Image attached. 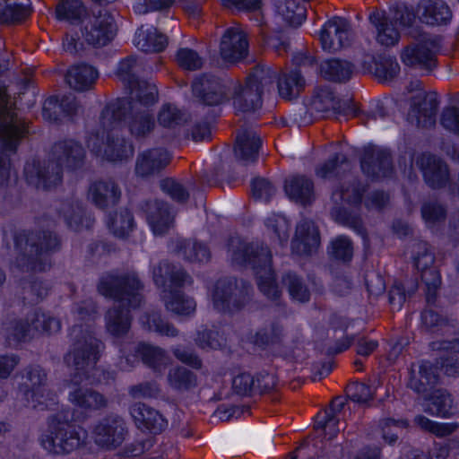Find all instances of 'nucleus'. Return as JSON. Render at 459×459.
Segmentation results:
<instances>
[{"instance_id":"f257e3e1","label":"nucleus","mask_w":459,"mask_h":459,"mask_svg":"<svg viewBox=\"0 0 459 459\" xmlns=\"http://www.w3.org/2000/svg\"><path fill=\"white\" fill-rule=\"evenodd\" d=\"M16 266L24 273L45 272L52 267L51 256L62 248V238L55 231L21 230L14 236Z\"/></svg>"},{"instance_id":"f03ea898","label":"nucleus","mask_w":459,"mask_h":459,"mask_svg":"<svg viewBox=\"0 0 459 459\" xmlns=\"http://www.w3.org/2000/svg\"><path fill=\"white\" fill-rule=\"evenodd\" d=\"M155 285L163 288L161 299L167 310L177 315L189 316L195 310V301L177 289L191 285V275L180 264L162 260L152 268Z\"/></svg>"},{"instance_id":"7ed1b4c3","label":"nucleus","mask_w":459,"mask_h":459,"mask_svg":"<svg viewBox=\"0 0 459 459\" xmlns=\"http://www.w3.org/2000/svg\"><path fill=\"white\" fill-rule=\"evenodd\" d=\"M103 343L91 333H83L64 355L66 367L74 370L68 381L86 380L91 385L101 382L103 370L97 363Z\"/></svg>"},{"instance_id":"20e7f679","label":"nucleus","mask_w":459,"mask_h":459,"mask_svg":"<svg viewBox=\"0 0 459 459\" xmlns=\"http://www.w3.org/2000/svg\"><path fill=\"white\" fill-rule=\"evenodd\" d=\"M103 343L91 333H83L64 355L66 367L74 370L68 381L86 380L91 385L101 382L103 370L97 363Z\"/></svg>"},{"instance_id":"39448f33","label":"nucleus","mask_w":459,"mask_h":459,"mask_svg":"<svg viewBox=\"0 0 459 459\" xmlns=\"http://www.w3.org/2000/svg\"><path fill=\"white\" fill-rule=\"evenodd\" d=\"M69 409L61 410L48 418V433L40 437L42 446L56 455H67L79 448L86 437L73 424Z\"/></svg>"},{"instance_id":"423d86ee","label":"nucleus","mask_w":459,"mask_h":459,"mask_svg":"<svg viewBox=\"0 0 459 459\" xmlns=\"http://www.w3.org/2000/svg\"><path fill=\"white\" fill-rule=\"evenodd\" d=\"M232 260L238 264L249 265L257 277L261 292L268 299L276 300L281 296L272 267V254L268 247L254 244L242 245L233 252Z\"/></svg>"},{"instance_id":"0eeeda50","label":"nucleus","mask_w":459,"mask_h":459,"mask_svg":"<svg viewBox=\"0 0 459 459\" xmlns=\"http://www.w3.org/2000/svg\"><path fill=\"white\" fill-rule=\"evenodd\" d=\"M144 284L134 272H110L100 277L98 292L129 308H138L143 302Z\"/></svg>"},{"instance_id":"6e6552de","label":"nucleus","mask_w":459,"mask_h":459,"mask_svg":"<svg viewBox=\"0 0 459 459\" xmlns=\"http://www.w3.org/2000/svg\"><path fill=\"white\" fill-rule=\"evenodd\" d=\"M275 73L270 68L257 65L252 68L245 85L235 90L233 105L237 112L247 113L260 108L264 91L273 87Z\"/></svg>"},{"instance_id":"1a4fd4ad","label":"nucleus","mask_w":459,"mask_h":459,"mask_svg":"<svg viewBox=\"0 0 459 459\" xmlns=\"http://www.w3.org/2000/svg\"><path fill=\"white\" fill-rule=\"evenodd\" d=\"M252 285L232 277L219 279L213 288L212 299L219 312L234 314L241 311L251 300Z\"/></svg>"},{"instance_id":"9d476101","label":"nucleus","mask_w":459,"mask_h":459,"mask_svg":"<svg viewBox=\"0 0 459 459\" xmlns=\"http://www.w3.org/2000/svg\"><path fill=\"white\" fill-rule=\"evenodd\" d=\"M90 150L109 161L127 160L134 154V146L126 141L118 129L93 130L87 139Z\"/></svg>"},{"instance_id":"9b49d317","label":"nucleus","mask_w":459,"mask_h":459,"mask_svg":"<svg viewBox=\"0 0 459 459\" xmlns=\"http://www.w3.org/2000/svg\"><path fill=\"white\" fill-rule=\"evenodd\" d=\"M58 329L59 323L48 317L44 313L34 311L24 318L11 320L6 326V340L9 346H14L34 338L40 333H51L52 325Z\"/></svg>"},{"instance_id":"f8f14e48","label":"nucleus","mask_w":459,"mask_h":459,"mask_svg":"<svg viewBox=\"0 0 459 459\" xmlns=\"http://www.w3.org/2000/svg\"><path fill=\"white\" fill-rule=\"evenodd\" d=\"M419 43L407 46L401 54L403 63L407 66L432 71L437 66V54L439 39L427 34H420Z\"/></svg>"},{"instance_id":"ddd939ff","label":"nucleus","mask_w":459,"mask_h":459,"mask_svg":"<svg viewBox=\"0 0 459 459\" xmlns=\"http://www.w3.org/2000/svg\"><path fill=\"white\" fill-rule=\"evenodd\" d=\"M342 108L341 100L329 89H320L313 97L309 108L301 106L295 108L291 116L294 123L299 126L311 123V116L326 117L331 113H340Z\"/></svg>"},{"instance_id":"4468645a","label":"nucleus","mask_w":459,"mask_h":459,"mask_svg":"<svg viewBox=\"0 0 459 459\" xmlns=\"http://www.w3.org/2000/svg\"><path fill=\"white\" fill-rule=\"evenodd\" d=\"M115 33V19L108 9L102 7L92 10V15L87 18L82 29L84 39L94 47L106 46L112 40Z\"/></svg>"},{"instance_id":"2eb2a0df","label":"nucleus","mask_w":459,"mask_h":459,"mask_svg":"<svg viewBox=\"0 0 459 459\" xmlns=\"http://www.w3.org/2000/svg\"><path fill=\"white\" fill-rule=\"evenodd\" d=\"M24 176L29 185L48 190L62 181L63 169L51 157L48 160H31L24 166Z\"/></svg>"},{"instance_id":"dca6fc26","label":"nucleus","mask_w":459,"mask_h":459,"mask_svg":"<svg viewBox=\"0 0 459 459\" xmlns=\"http://www.w3.org/2000/svg\"><path fill=\"white\" fill-rule=\"evenodd\" d=\"M83 380L66 381L68 400L76 408L85 413L103 411L108 406V399L99 391L82 385Z\"/></svg>"},{"instance_id":"f3484780","label":"nucleus","mask_w":459,"mask_h":459,"mask_svg":"<svg viewBox=\"0 0 459 459\" xmlns=\"http://www.w3.org/2000/svg\"><path fill=\"white\" fill-rule=\"evenodd\" d=\"M193 94L206 106H218L229 100V91L221 79L212 74H202L192 83Z\"/></svg>"},{"instance_id":"a211bd4d","label":"nucleus","mask_w":459,"mask_h":459,"mask_svg":"<svg viewBox=\"0 0 459 459\" xmlns=\"http://www.w3.org/2000/svg\"><path fill=\"white\" fill-rule=\"evenodd\" d=\"M438 106L436 92L420 91L411 99L409 120L419 127L429 128L436 124Z\"/></svg>"},{"instance_id":"6ab92c4d","label":"nucleus","mask_w":459,"mask_h":459,"mask_svg":"<svg viewBox=\"0 0 459 459\" xmlns=\"http://www.w3.org/2000/svg\"><path fill=\"white\" fill-rule=\"evenodd\" d=\"M93 432L98 446L112 450L124 442L127 430L124 420L111 414L100 420Z\"/></svg>"},{"instance_id":"aec40b11","label":"nucleus","mask_w":459,"mask_h":459,"mask_svg":"<svg viewBox=\"0 0 459 459\" xmlns=\"http://www.w3.org/2000/svg\"><path fill=\"white\" fill-rule=\"evenodd\" d=\"M439 380L437 367L430 361L422 360L417 366L411 365L407 387L422 398L436 389Z\"/></svg>"},{"instance_id":"412c9836","label":"nucleus","mask_w":459,"mask_h":459,"mask_svg":"<svg viewBox=\"0 0 459 459\" xmlns=\"http://www.w3.org/2000/svg\"><path fill=\"white\" fill-rule=\"evenodd\" d=\"M360 166L363 173L372 179L389 177L393 172L391 154L373 146L364 149Z\"/></svg>"},{"instance_id":"4be33fe9","label":"nucleus","mask_w":459,"mask_h":459,"mask_svg":"<svg viewBox=\"0 0 459 459\" xmlns=\"http://www.w3.org/2000/svg\"><path fill=\"white\" fill-rule=\"evenodd\" d=\"M351 25L342 17L334 16L324 26L320 33L322 48L330 52L340 50L350 44Z\"/></svg>"},{"instance_id":"5701e85b","label":"nucleus","mask_w":459,"mask_h":459,"mask_svg":"<svg viewBox=\"0 0 459 459\" xmlns=\"http://www.w3.org/2000/svg\"><path fill=\"white\" fill-rule=\"evenodd\" d=\"M417 163L423 174L425 183L432 189H440L449 181L447 164L439 157L424 153L418 158Z\"/></svg>"},{"instance_id":"b1692460","label":"nucleus","mask_w":459,"mask_h":459,"mask_svg":"<svg viewBox=\"0 0 459 459\" xmlns=\"http://www.w3.org/2000/svg\"><path fill=\"white\" fill-rule=\"evenodd\" d=\"M50 157L63 169L75 170L83 166L85 151L79 143L74 140H64L53 145Z\"/></svg>"},{"instance_id":"393cba45","label":"nucleus","mask_w":459,"mask_h":459,"mask_svg":"<svg viewBox=\"0 0 459 459\" xmlns=\"http://www.w3.org/2000/svg\"><path fill=\"white\" fill-rule=\"evenodd\" d=\"M248 53V42L243 30L238 28H229L221 37L220 54L229 63H238Z\"/></svg>"},{"instance_id":"a878e982","label":"nucleus","mask_w":459,"mask_h":459,"mask_svg":"<svg viewBox=\"0 0 459 459\" xmlns=\"http://www.w3.org/2000/svg\"><path fill=\"white\" fill-rule=\"evenodd\" d=\"M170 155L162 148L146 150L138 154L134 172L138 177L150 178L159 174L170 162Z\"/></svg>"},{"instance_id":"bb28decb","label":"nucleus","mask_w":459,"mask_h":459,"mask_svg":"<svg viewBox=\"0 0 459 459\" xmlns=\"http://www.w3.org/2000/svg\"><path fill=\"white\" fill-rule=\"evenodd\" d=\"M147 217L155 234L162 235L172 226L174 216L169 212V204L160 200H143L138 204Z\"/></svg>"},{"instance_id":"cd10ccee","label":"nucleus","mask_w":459,"mask_h":459,"mask_svg":"<svg viewBox=\"0 0 459 459\" xmlns=\"http://www.w3.org/2000/svg\"><path fill=\"white\" fill-rule=\"evenodd\" d=\"M261 146L262 139L255 129L241 127L236 137L235 156L246 165L255 162L258 159Z\"/></svg>"},{"instance_id":"c85d7f7f","label":"nucleus","mask_w":459,"mask_h":459,"mask_svg":"<svg viewBox=\"0 0 459 459\" xmlns=\"http://www.w3.org/2000/svg\"><path fill=\"white\" fill-rule=\"evenodd\" d=\"M320 244V235L315 223L303 219L296 227L295 237L291 242L293 252L299 255H310Z\"/></svg>"},{"instance_id":"c756f323","label":"nucleus","mask_w":459,"mask_h":459,"mask_svg":"<svg viewBox=\"0 0 459 459\" xmlns=\"http://www.w3.org/2000/svg\"><path fill=\"white\" fill-rule=\"evenodd\" d=\"M11 96L7 92L6 86L0 82V118L1 124L6 126L11 133L15 137L14 139H22L29 134L28 125L24 118L18 117V115L12 110L10 103Z\"/></svg>"},{"instance_id":"7c9ffc66","label":"nucleus","mask_w":459,"mask_h":459,"mask_svg":"<svg viewBox=\"0 0 459 459\" xmlns=\"http://www.w3.org/2000/svg\"><path fill=\"white\" fill-rule=\"evenodd\" d=\"M362 67L364 72L373 74L379 82H388L400 73V65L396 59L387 55L366 56Z\"/></svg>"},{"instance_id":"2f4dec72","label":"nucleus","mask_w":459,"mask_h":459,"mask_svg":"<svg viewBox=\"0 0 459 459\" xmlns=\"http://www.w3.org/2000/svg\"><path fill=\"white\" fill-rule=\"evenodd\" d=\"M416 12L420 20L429 25H446L453 16L444 0H420Z\"/></svg>"},{"instance_id":"473e14b6","label":"nucleus","mask_w":459,"mask_h":459,"mask_svg":"<svg viewBox=\"0 0 459 459\" xmlns=\"http://www.w3.org/2000/svg\"><path fill=\"white\" fill-rule=\"evenodd\" d=\"M130 414L139 429H145L152 434H160L167 427L163 416L145 403H134L130 408Z\"/></svg>"},{"instance_id":"72a5a7b5","label":"nucleus","mask_w":459,"mask_h":459,"mask_svg":"<svg viewBox=\"0 0 459 459\" xmlns=\"http://www.w3.org/2000/svg\"><path fill=\"white\" fill-rule=\"evenodd\" d=\"M422 399L426 402V413L440 418H450L455 413L454 397L445 388H436Z\"/></svg>"},{"instance_id":"f704fd0d","label":"nucleus","mask_w":459,"mask_h":459,"mask_svg":"<svg viewBox=\"0 0 459 459\" xmlns=\"http://www.w3.org/2000/svg\"><path fill=\"white\" fill-rule=\"evenodd\" d=\"M89 197L97 207L106 209L118 203L121 191L114 180L101 179L91 185Z\"/></svg>"},{"instance_id":"c9c22d12","label":"nucleus","mask_w":459,"mask_h":459,"mask_svg":"<svg viewBox=\"0 0 459 459\" xmlns=\"http://www.w3.org/2000/svg\"><path fill=\"white\" fill-rule=\"evenodd\" d=\"M136 103L126 99H118L114 102L108 104L100 114V130L117 129L120 122L128 117L133 113V109L136 108Z\"/></svg>"},{"instance_id":"e433bc0d","label":"nucleus","mask_w":459,"mask_h":459,"mask_svg":"<svg viewBox=\"0 0 459 459\" xmlns=\"http://www.w3.org/2000/svg\"><path fill=\"white\" fill-rule=\"evenodd\" d=\"M130 309L122 304L108 308L105 315V326L111 335L121 337L127 333L131 326Z\"/></svg>"},{"instance_id":"4c0bfd02","label":"nucleus","mask_w":459,"mask_h":459,"mask_svg":"<svg viewBox=\"0 0 459 459\" xmlns=\"http://www.w3.org/2000/svg\"><path fill=\"white\" fill-rule=\"evenodd\" d=\"M98 77L97 69L86 64L74 65L65 74V81L68 85L78 91L92 89Z\"/></svg>"},{"instance_id":"58836bf2","label":"nucleus","mask_w":459,"mask_h":459,"mask_svg":"<svg viewBox=\"0 0 459 459\" xmlns=\"http://www.w3.org/2000/svg\"><path fill=\"white\" fill-rule=\"evenodd\" d=\"M128 130L136 140L147 138L155 128V119L148 108L137 107L128 117Z\"/></svg>"},{"instance_id":"ea45409f","label":"nucleus","mask_w":459,"mask_h":459,"mask_svg":"<svg viewBox=\"0 0 459 459\" xmlns=\"http://www.w3.org/2000/svg\"><path fill=\"white\" fill-rule=\"evenodd\" d=\"M285 192L288 196L303 205L311 204L314 198V184L305 176H293L285 181Z\"/></svg>"},{"instance_id":"a19ab883","label":"nucleus","mask_w":459,"mask_h":459,"mask_svg":"<svg viewBox=\"0 0 459 459\" xmlns=\"http://www.w3.org/2000/svg\"><path fill=\"white\" fill-rule=\"evenodd\" d=\"M332 200L334 203L330 212L332 219L338 224L352 229L366 240L367 232L360 215L342 206L337 200L336 195H332Z\"/></svg>"},{"instance_id":"79ce46f5","label":"nucleus","mask_w":459,"mask_h":459,"mask_svg":"<svg viewBox=\"0 0 459 459\" xmlns=\"http://www.w3.org/2000/svg\"><path fill=\"white\" fill-rule=\"evenodd\" d=\"M354 68V65L349 61L333 58L320 65V73L327 81L342 83L351 78Z\"/></svg>"},{"instance_id":"37998d69","label":"nucleus","mask_w":459,"mask_h":459,"mask_svg":"<svg viewBox=\"0 0 459 459\" xmlns=\"http://www.w3.org/2000/svg\"><path fill=\"white\" fill-rule=\"evenodd\" d=\"M369 21L377 29V40L381 45L391 47L398 43L400 33L392 23L388 22L384 12H373L369 15Z\"/></svg>"},{"instance_id":"c03bdc74","label":"nucleus","mask_w":459,"mask_h":459,"mask_svg":"<svg viewBox=\"0 0 459 459\" xmlns=\"http://www.w3.org/2000/svg\"><path fill=\"white\" fill-rule=\"evenodd\" d=\"M277 87L281 98H297L305 87V79L299 70L283 72L278 77Z\"/></svg>"},{"instance_id":"a18cd8bd","label":"nucleus","mask_w":459,"mask_h":459,"mask_svg":"<svg viewBox=\"0 0 459 459\" xmlns=\"http://www.w3.org/2000/svg\"><path fill=\"white\" fill-rule=\"evenodd\" d=\"M168 45V38L156 29L143 30H138L136 36V47L143 52L159 53Z\"/></svg>"},{"instance_id":"49530a36","label":"nucleus","mask_w":459,"mask_h":459,"mask_svg":"<svg viewBox=\"0 0 459 459\" xmlns=\"http://www.w3.org/2000/svg\"><path fill=\"white\" fill-rule=\"evenodd\" d=\"M135 355L139 357L143 364L154 371H160L166 365L165 351L158 346L146 342H140L135 348Z\"/></svg>"},{"instance_id":"de8ad7c7","label":"nucleus","mask_w":459,"mask_h":459,"mask_svg":"<svg viewBox=\"0 0 459 459\" xmlns=\"http://www.w3.org/2000/svg\"><path fill=\"white\" fill-rule=\"evenodd\" d=\"M167 379L169 386L178 392H186L197 385L196 374L181 366L170 368Z\"/></svg>"},{"instance_id":"09e8293b","label":"nucleus","mask_w":459,"mask_h":459,"mask_svg":"<svg viewBox=\"0 0 459 459\" xmlns=\"http://www.w3.org/2000/svg\"><path fill=\"white\" fill-rule=\"evenodd\" d=\"M22 380L21 389L25 390L27 400H30L29 394L30 393L39 390L47 385L48 375L40 366L31 365L24 368Z\"/></svg>"},{"instance_id":"8fccbe9b","label":"nucleus","mask_w":459,"mask_h":459,"mask_svg":"<svg viewBox=\"0 0 459 459\" xmlns=\"http://www.w3.org/2000/svg\"><path fill=\"white\" fill-rule=\"evenodd\" d=\"M58 213L63 216L68 228L80 230L83 223L84 211L76 200H65L60 203Z\"/></svg>"},{"instance_id":"3c124183","label":"nucleus","mask_w":459,"mask_h":459,"mask_svg":"<svg viewBox=\"0 0 459 459\" xmlns=\"http://www.w3.org/2000/svg\"><path fill=\"white\" fill-rule=\"evenodd\" d=\"M143 327L148 331H154L161 335L175 337L178 334V329L170 323L164 321L157 311L145 312L140 318Z\"/></svg>"},{"instance_id":"603ef678","label":"nucleus","mask_w":459,"mask_h":459,"mask_svg":"<svg viewBox=\"0 0 459 459\" xmlns=\"http://www.w3.org/2000/svg\"><path fill=\"white\" fill-rule=\"evenodd\" d=\"M178 250L189 262L207 263L211 259V252L208 247L196 241H179Z\"/></svg>"},{"instance_id":"864d4df0","label":"nucleus","mask_w":459,"mask_h":459,"mask_svg":"<svg viewBox=\"0 0 459 459\" xmlns=\"http://www.w3.org/2000/svg\"><path fill=\"white\" fill-rule=\"evenodd\" d=\"M108 226L115 236L126 237L134 229V216L128 209H121L118 212L108 215Z\"/></svg>"},{"instance_id":"5fc2aeb1","label":"nucleus","mask_w":459,"mask_h":459,"mask_svg":"<svg viewBox=\"0 0 459 459\" xmlns=\"http://www.w3.org/2000/svg\"><path fill=\"white\" fill-rule=\"evenodd\" d=\"M140 70L141 65L136 57L129 56L119 62L116 74L126 88H132L139 80Z\"/></svg>"},{"instance_id":"6e6d98bb","label":"nucleus","mask_w":459,"mask_h":459,"mask_svg":"<svg viewBox=\"0 0 459 459\" xmlns=\"http://www.w3.org/2000/svg\"><path fill=\"white\" fill-rule=\"evenodd\" d=\"M281 285L287 289L293 299L300 302L308 301L310 292L302 278L292 272L286 273L281 277Z\"/></svg>"},{"instance_id":"4d7b16f0","label":"nucleus","mask_w":459,"mask_h":459,"mask_svg":"<svg viewBox=\"0 0 459 459\" xmlns=\"http://www.w3.org/2000/svg\"><path fill=\"white\" fill-rule=\"evenodd\" d=\"M366 190V186L359 179L353 178L346 186H342L340 190L333 192V195H336L339 202L345 201L357 206L361 204Z\"/></svg>"},{"instance_id":"13d9d810","label":"nucleus","mask_w":459,"mask_h":459,"mask_svg":"<svg viewBox=\"0 0 459 459\" xmlns=\"http://www.w3.org/2000/svg\"><path fill=\"white\" fill-rule=\"evenodd\" d=\"M85 12V7L80 0H60L56 6V18L72 23L81 21Z\"/></svg>"},{"instance_id":"bf43d9fd","label":"nucleus","mask_w":459,"mask_h":459,"mask_svg":"<svg viewBox=\"0 0 459 459\" xmlns=\"http://www.w3.org/2000/svg\"><path fill=\"white\" fill-rule=\"evenodd\" d=\"M128 89L134 95V100H132V102L136 103L137 107H139L140 104L143 106L152 105L157 101V87L147 81L139 79L137 82H134L132 88Z\"/></svg>"},{"instance_id":"052dcab7","label":"nucleus","mask_w":459,"mask_h":459,"mask_svg":"<svg viewBox=\"0 0 459 459\" xmlns=\"http://www.w3.org/2000/svg\"><path fill=\"white\" fill-rule=\"evenodd\" d=\"M413 421L420 429L431 433L437 437H447L459 428L457 423H439L429 420L424 415H417Z\"/></svg>"},{"instance_id":"680f3d73","label":"nucleus","mask_w":459,"mask_h":459,"mask_svg":"<svg viewBox=\"0 0 459 459\" xmlns=\"http://www.w3.org/2000/svg\"><path fill=\"white\" fill-rule=\"evenodd\" d=\"M350 162L343 153H335L323 166L317 169L316 173L319 177L326 178L332 175L340 176L342 173L349 170Z\"/></svg>"},{"instance_id":"e2e57ef3","label":"nucleus","mask_w":459,"mask_h":459,"mask_svg":"<svg viewBox=\"0 0 459 459\" xmlns=\"http://www.w3.org/2000/svg\"><path fill=\"white\" fill-rule=\"evenodd\" d=\"M186 121L187 115L170 104L163 105L158 114V122L163 127L173 128Z\"/></svg>"},{"instance_id":"0e129e2a","label":"nucleus","mask_w":459,"mask_h":459,"mask_svg":"<svg viewBox=\"0 0 459 459\" xmlns=\"http://www.w3.org/2000/svg\"><path fill=\"white\" fill-rule=\"evenodd\" d=\"M160 188L174 201L179 204H186L190 196L187 187L182 182L172 178L162 179L160 181Z\"/></svg>"},{"instance_id":"69168bd1","label":"nucleus","mask_w":459,"mask_h":459,"mask_svg":"<svg viewBox=\"0 0 459 459\" xmlns=\"http://www.w3.org/2000/svg\"><path fill=\"white\" fill-rule=\"evenodd\" d=\"M29 396L30 398L28 401L31 403L32 407L41 411L51 410L58 403L56 394L48 390L46 385L33 391Z\"/></svg>"},{"instance_id":"338daca9","label":"nucleus","mask_w":459,"mask_h":459,"mask_svg":"<svg viewBox=\"0 0 459 459\" xmlns=\"http://www.w3.org/2000/svg\"><path fill=\"white\" fill-rule=\"evenodd\" d=\"M48 293V288L43 281L38 279L26 281L22 286V299L29 304H37Z\"/></svg>"},{"instance_id":"774afa93","label":"nucleus","mask_w":459,"mask_h":459,"mask_svg":"<svg viewBox=\"0 0 459 459\" xmlns=\"http://www.w3.org/2000/svg\"><path fill=\"white\" fill-rule=\"evenodd\" d=\"M409 426L406 420L385 419L380 422L383 438L389 444L397 441L402 431Z\"/></svg>"}]
</instances>
